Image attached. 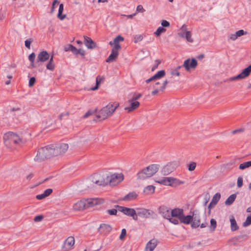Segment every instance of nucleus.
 <instances>
[{
    "mask_svg": "<svg viewBox=\"0 0 251 251\" xmlns=\"http://www.w3.org/2000/svg\"><path fill=\"white\" fill-rule=\"evenodd\" d=\"M243 178L241 176H239L237 178V187L238 188H241L243 186Z\"/></svg>",
    "mask_w": 251,
    "mask_h": 251,
    "instance_id": "603ef678",
    "label": "nucleus"
},
{
    "mask_svg": "<svg viewBox=\"0 0 251 251\" xmlns=\"http://www.w3.org/2000/svg\"><path fill=\"white\" fill-rule=\"evenodd\" d=\"M192 217L193 219L192 221L191 226L193 228H197L200 225L201 221L200 217L196 214H193Z\"/></svg>",
    "mask_w": 251,
    "mask_h": 251,
    "instance_id": "393cba45",
    "label": "nucleus"
},
{
    "mask_svg": "<svg viewBox=\"0 0 251 251\" xmlns=\"http://www.w3.org/2000/svg\"><path fill=\"white\" fill-rule=\"evenodd\" d=\"M36 82V79L34 77H32L30 78L29 80V87H32L35 83Z\"/></svg>",
    "mask_w": 251,
    "mask_h": 251,
    "instance_id": "6e6d98bb",
    "label": "nucleus"
},
{
    "mask_svg": "<svg viewBox=\"0 0 251 251\" xmlns=\"http://www.w3.org/2000/svg\"><path fill=\"white\" fill-rule=\"evenodd\" d=\"M156 246L157 241L154 239H152L147 243L145 251H153Z\"/></svg>",
    "mask_w": 251,
    "mask_h": 251,
    "instance_id": "b1692460",
    "label": "nucleus"
},
{
    "mask_svg": "<svg viewBox=\"0 0 251 251\" xmlns=\"http://www.w3.org/2000/svg\"><path fill=\"white\" fill-rule=\"evenodd\" d=\"M184 214V211L183 209L181 208H175L171 210V216L174 218H177L179 220L181 218L182 216Z\"/></svg>",
    "mask_w": 251,
    "mask_h": 251,
    "instance_id": "6ab92c4d",
    "label": "nucleus"
},
{
    "mask_svg": "<svg viewBox=\"0 0 251 251\" xmlns=\"http://www.w3.org/2000/svg\"><path fill=\"white\" fill-rule=\"evenodd\" d=\"M75 244V239L72 236L68 237L64 241L62 246V250L63 251H68L71 250Z\"/></svg>",
    "mask_w": 251,
    "mask_h": 251,
    "instance_id": "9b49d317",
    "label": "nucleus"
},
{
    "mask_svg": "<svg viewBox=\"0 0 251 251\" xmlns=\"http://www.w3.org/2000/svg\"><path fill=\"white\" fill-rule=\"evenodd\" d=\"M84 43L88 49H93L96 47V43L91 38L84 36Z\"/></svg>",
    "mask_w": 251,
    "mask_h": 251,
    "instance_id": "aec40b11",
    "label": "nucleus"
},
{
    "mask_svg": "<svg viewBox=\"0 0 251 251\" xmlns=\"http://www.w3.org/2000/svg\"><path fill=\"white\" fill-rule=\"evenodd\" d=\"M33 42V39L32 38L27 39L25 41V46L28 48H30V44Z\"/></svg>",
    "mask_w": 251,
    "mask_h": 251,
    "instance_id": "09e8293b",
    "label": "nucleus"
},
{
    "mask_svg": "<svg viewBox=\"0 0 251 251\" xmlns=\"http://www.w3.org/2000/svg\"><path fill=\"white\" fill-rule=\"evenodd\" d=\"M53 156L64 154L68 150L69 146L66 143H60L57 145H50Z\"/></svg>",
    "mask_w": 251,
    "mask_h": 251,
    "instance_id": "423d86ee",
    "label": "nucleus"
},
{
    "mask_svg": "<svg viewBox=\"0 0 251 251\" xmlns=\"http://www.w3.org/2000/svg\"><path fill=\"white\" fill-rule=\"evenodd\" d=\"M3 140L5 145L8 148H13L15 146H21L25 143V141L22 138L12 132L4 134Z\"/></svg>",
    "mask_w": 251,
    "mask_h": 251,
    "instance_id": "f03ea898",
    "label": "nucleus"
},
{
    "mask_svg": "<svg viewBox=\"0 0 251 251\" xmlns=\"http://www.w3.org/2000/svg\"><path fill=\"white\" fill-rule=\"evenodd\" d=\"M130 105L125 108V110H127L128 113L137 109L140 106V102L138 101L132 100L130 99L128 100Z\"/></svg>",
    "mask_w": 251,
    "mask_h": 251,
    "instance_id": "dca6fc26",
    "label": "nucleus"
},
{
    "mask_svg": "<svg viewBox=\"0 0 251 251\" xmlns=\"http://www.w3.org/2000/svg\"><path fill=\"white\" fill-rule=\"evenodd\" d=\"M63 10H64V5L63 3H61L59 4L58 13L57 14V18L61 20H64L66 17V15L65 14H64V15L62 14Z\"/></svg>",
    "mask_w": 251,
    "mask_h": 251,
    "instance_id": "cd10ccee",
    "label": "nucleus"
},
{
    "mask_svg": "<svg viewBox=\"0 0 251 251\" xmlns=\"http://www.w3.org/2000/svg\"><path fill=\"white\" fill-rule=\"evenodd\" d=\"M196 166L197 163L195 162H192L188 165V169L190 171H193L196 169Z\"/></svg>",
    "mask_w": 251,
    "mask_h": 251,
    "instance_id": "a18cd8bd",
    "label": "nucleus"
},
{
    "mask_svg": "<svg viewBox=\"0 0 251 251\" xmlns=\"http://www.w3.org/2000/svg\"><path fill=\"white\" fill-rule=\"evenodd\" d=\"M246 234L240 235L236 237V239L238 240H240L241 239H243L247 237Z\"/></svg>",
    "mask_w": 251,
    "mask_h": 251,
    "instance_id": "338daca9",
    "label": "nucleus"
},
{
    "mask_svg": "<svg viewBox=\"0 0 251 251\" xmlns=\"http://www.w3.org/2000/svg\"><path fill=\"white\" fill-rule=\"evenodd\" d=\"M35 58V54L34 52L31 53L28 56V59L31 63H33V62H34Z\"/></svg>",
    "mask_w": 251,
    "mask_h": 251,
    "instance_id": "bf43d9fd",
    "label": "nucleus"
},
{
    "mask_svg": "<svg viewBox=\"0 0 251 251\" xmlns=\"http://www.w3.org/2000/svg\"><path fill=\"white\" fill-rule=\"evenodd\" d=\"M49 53L46 50L41 51L38 55L37 58V62H44L49 60L50 58Z\"/></svg>",
    "mask_w": 251,
    "mask_h": 251,
    "instance_id": "a211bd4d",
    "label": "nucleus"
},
{
    "mask_svg": "<svg viewBox=\"0 0 251 251\" xmlns=\"http://www.w3.org/2000/svg\"><path fill=\"white\" fill-rule=\"evenodd\" d=\"M141 97L142 94L140 93L137 94H134L131 99H132V100H133L137 101V100L140 99Z\"/></svg>",
    "mask_w": 251,
    "mask_h": 251,
    "instance_id": "052dcab7",
    "label": "nucleus"
},
{
    "mask_svg": "<svg viewBox=\"0 0 251 251\" xmlns=\"http://www.w3.org/2000/svg\"><path fill=\"white\" fill-rule=\"evenodd\" d=\"M221 198V194L220 193H216L212 198L211 202L216 205Z\"/></svg>",
    "mask_w": 251,
    "mask_h": 251,
    "instance_id": "c9c22d12",
    "label": "nucleus"
},
{
    "mask_svg": "<svg viewBox=\"0 0 251 251\" xmlns=\"http://www.w3.org/2000/svg\"><path fill=\"white\" fill-rule=\"evenodd\" d=\"M250 225H251V215L247 217L246 221L243 223V226L246 227Z\"/></svg>",
    "mask_w": 251,
    "mask_h": 251,
    "instance_id": "37998d69",
    "label": "nucleus"
},
{
    "mask_svg": "<svg viewBox=\"0 0 251 251\" xmlns=\"http://www.w3.org/2000/svg\"><path fill=\"white\" fill-rule=\"evenodd\" d=\"M251 73V64L242 70L241 73L236 76H232L228 79V81H232L238 79H243L249 76Z\"/></svg>",
    "mask_w": 251,
    "mask_h": 251,
    "instance_id": "6e6552de",
    "label": "nucleus"
},
{
    "mask_svg": "<svg viewBox=\"0 0 251 251\" xmlns=\"http://www.w3.org/2000/svg\"><path fill=\"white\" fill-rule=\"evenodd\" d=\"M176 180V179L173 177H164L157 181V182L165 185H171V184L174 183Z\"/></svg>",
    "mask_w": 251,
    "mask_h": 251,
    "instance_id": "5701e85b",
    "label": "nucleus"
},
{
    "mask_svg": "<svg viewBox=\"0 0 251 251\" xmlns=\"http://www.w3.org/2000/svg\"><path fill=\"white\" fill-rule=\"evenodd\" d=\"M138 195L135 192H132L126 195L124 198L125 201H131L136 199Z\"/></svg>",
    "mask_w": 251,
    "mask_h": 251,
    "instance_id": "c85d7f7f",
    "label": "nucleus"
},
{
    "mask_svg": "<svg viewBox=\"0 0 251 251\" xmlns=\"http://www.w3.org/2000/svg\"><path fill=\"white\" fill-rule=\"evenodd\" d=\"M136 11L138 12H144L145 11V10L144 9L143 7L141 5H139L137 6L136 8Z\"/></svg>",
    "mask_w": 251,
    "mask_h": 251,
    "instance_id": "e2e57ef3",
    "label": "nucleus"
},
{
    "mask_svg": "<svg viewBox=\"0 0 251 251\" xmlns=\"http://www.w3.org/2000/svg\"><path fill=\"white\" fill-rule=\"evenodd\" d=\"M244 130L243 129H242V128H240V129H235V130H234L232 131V133L233 134H235L237 133H239V132H243Z\"/></svg>",
    "mask_w": 251,
    "mask_h": 251,
    "instance_id": "774afa93",
    "label": "nucleus"
},
{
    "mask_svg": "<svg viewBox=\"0 0 251 251\" xmlns=\"http://www.w3.org/2000/svg\"><path fill=\"white\" fill-rule=\"evenodd\" d=\"M198 65L197 61L193 58L191 60L190 59H187L184 61L183 67H184L186 70L189 71L190 69H195Z\"/></svg>",
    "mask_w": 251,
    "mask_h": 251,
    "instance_id": "ddd939ff",
    "label": "nucleus"
},
{
    "mask_svg": "<svg viewBox=\"0 0 251 251\" xmlns=\"http://www.w3.org/2000/svg\"><path fill=\"white\" fill-rule=\"evenodd\" d=\"M236 198V194H233L231 195L226 201L225 204L226 205H230L234 201Z\"/></svg>",
    "mask_w": 251,
    "mask_h": 251,
    "instance_id": "2f4dec72",
    "label": "nucleus"
},
{
    "mask_svg": "<svg viewBox=\"0 0 251 251\" xmlns=\"http://www.w3.org/2000/svg\"><path fill=\"white\" fill-rule=\"evenodd\" d=\"M166 29L162 26L159 27L156 31L154 32V34L157 36H159L161 33H164L166 31Z\"/></svg>",
    "mask_w": 251,
    "mask_h": 251,
    "instance_id": "ea45409f",
    "label": "nucleus"
},
{
    "mask_svg": "<svg viewBox=\"0 0 251 251\" xmlns=\"http://www.w3.org/2000/svg\"><path fill=\"white\" fill-rule=\"evenodd\" d=\"M136 214L137 217L139 216L143 218L148 219L154 214V212L151 210L143 208H137Z\"/></svg>",
    "mask_w": 251,
    "mask_h": 251,
    "instance_id": "1a4fd4ad",
    "label": "nucleus"
},
{
    "mask_svg": "<svg viewBox=\"0 0 251 251\" xmlns=\"http://www.w3.org/2000/svg\"><path fill=\"white\" fill-rule=\"evenodd\" d=\"M52 192V190L51 189L49 188L46 189L43 193L46 197L50 195Z\"/></svg>",
    "mask_w": 251,
    "mask_h": 251,
    "instance_id": "13d9d810",
    "label": "nucleus"
},
{
    "mask_svg": "<svg viewBox=\"0 0 251 251\" xmlns=\"http://www.w3.org/2000/svg\"><path fill=\"white\" fill-rule=\"evenodd\" d=\"M180 30L181 31L178 33L179 36L182 38H185L188 42L192 43L193 42V40L191 38V32L186 30V27L183 25L181 27Z\"/></svg>",
    "mask_w": 251,
    "mask_h": 251,
    "instance_id": "f8f14e48",
    "label": "nucleus"
},
{
    "mask_svg": "<svg viewBox=\"0 0 251 251\" xmlns=\"http://www.w3.org/2000/svg\"><path fill=\"white\" fill-rule=\"evenodd\" d=\"M216 226H217L216 221L214 219H211L210 220V231L212 232L214 231L215 230Z\"/></svg>",
    "mask_w": 251,
    "mask_h": 251,
    "instance_id": "58836bf2",
    "label": "nucleus"
},
{
    "mask_svg": "<svg viewBox=\"0 0 251 251\" xmlns=\"http://www.w3.org/2000/svg\"><path fill=\"white\" fill-rule=\"evenodd\" d=\"M115 50L114 48H112L111 50V53L110 54L109 57L106 59V62H111L115 60V59L117 58L119 55L118 50Z\"/></svg>",
    "mask_w": 251,
    "mask_h": 251,
    "instance_id": "4be33fe9",
    "label": "nucleus"
},
{
    "mask_svg": "<svg viewBox=\"0 0 251 251\" xmlns=\"http://www.w3.org/2000/svg\"><path fill=\"white\" fill-rule=\"evenodd\" d=\"M161 25L162 27H169L170 25V23L166 20H162L161 22Z\"/></svg>",
    "mask_w": 251,
    "mask_h": 251,
    "instance_id": "680f3d73",
    "label": "nucleus"
},
{
    "mask_svg": "<svg viewBox=\"0 0 251 251\" xmlns=\"http://www.w3.org/2000/svg\"><path fill=\"white\" fill-rule=\"evenodd\" d=\"M107 212L111 215H116L117 213V210L116 209H108Z\"/></svg>",
    "mask_w": 251,
    "mask_h": 251,
    "instance_id": "4d7b16f0",
    "label": "nucleus"
},
{
    "mask_svg": "<svg viewBox=\"0 0 251 251\" xmlns=\"http://www.w3.org/2000/svg\"><path fill=\"white\" fill-rule=\"evenodd\" d=\"M118 103H109L106 106L103 107L96 115V118L94 121L97 122L98 120L100 121L104 120L110 116L119 106Z\"/></svg>",
    "mask_w": 251,
    "mask_h": 251,
    "instance_id": "7ed1b4c3",
    "label": "nucleus"
},
{
    "mask_svg": "<svg viewBox=\"0 0 251 251\" xmlns=\"http://www.w3.org/2000/svg\"><path fill=\"white\" fill-rule=\"evenodd\" d=\"M230 222L231 224V230L232 231H234L238 229L239 226H238L236 221L233 216H232L230 219Z\"/></svg>",
    "mask_w": 251,
    "mask_h": 251,
    "instance_id": "7c9ffc66",
    "label": "nucleus"
},
{
    "mask_svg": "<svg viewBox=\"0 0 251 251\" xmlns=\"http://www.w3.org/2000/svg\"><path fill=\"white\" fill-rule=\"evenodd\" d=\"M193 217L191 215L184 216V214L183 216H182L181 218L179 220L180 222L181 223H183L184 224L188 225L190 223H192V221H193Z\"/></svg>",
    "mask_w": 251,
    "mask_h": 251,
    "instance_id": "a878e982",
    "label": "nucleus"
},
{
    "mask_svg": "<svg viewBox=\"0 0 251 251\" xmlns=\"http://www.w3.org/2000/svg\"><path fill=\"white\" fill-rule=\"evenodd\" d=\"M64 50L65 51H71L73 52V51L75 50V47L71 44H68L64 47Z\"/></svg>",
    "mask_w": 251,
    "mask_h": 251,
    "instance_id": "79ce46f5",
    "label": "nucleus"
},
{
    "mask_svg": "<svg viewBox=\"0 0 251 251\" xmlns=\"http://www.w3.org/2000/svg\"><path fill=\"white\" fill-rule=\"evenodd\" d=\"M143 37L142 35H136L134 38V42L135 43H137L138 42L142 41L143 40Z\"/></svg>",
    "mask_w": 251,
    "mask_h": 251,
    "instance_id": "de8ad7c7",
    "label": "nucleus"
},
{
    "mask_svg": "<svg viewBox=\"0 0 251 251\" xmlns=\"http://www.w3.org/2000/svg\"><path fill=\"white\" fill-rule=\"evenodd\" d=\"M124 40V38L121 35H118L114 38L113 41H110L109 44L113 46V48L115 50H120L121 48V45L119 44L120 42H122Z\"/></svg>",
    "mask_w": 251,
    "mask_h": 251,
    "instance_id": "f3484780",
    "label": "nucleus"
},
{
    "mask_svg": "<svg viewBox=\"0 0 251 251\" xmlns=\"http://www.w3.org/2000/svg\"><path fill=\"white\" fill-rule=\"evenodd\" d=\"M51 157H53V155L50 145L39 149L34 160L35 161H41Z\"/></svg>",
    "mask_w": 251,
    "mask_h": 251,
    "instance_id": "39448f33",
    "label": "nucleus"
},
{
    "mask_svg": "<svg viewBox=\"0 0 251 251\" xmlns=\"http://www.w3.org/2000/svg\"><path fill=\"white\" fill-rule=\"evenodd\" d=\"M124 179V175L122 174L115 173L106 177L97 175L92 178V182L99 186H105L109 184L115 185Z\"/></svg>",
    "mask_w": 251,
    "mask_h": 251,
    "instance_id": "f257e3e1",
    "label": "nucleus"
},
{
    "mask_svg": "<svg viewBox=\"0 0 251 251\" xmlns=\"http://www.w3.org/2000/svg\"><path fill=\"white\" fill-rule=\"evenodd\" d=\"M251 166V161L244 162L239 165V169L240 170H244Z\"/></svg>",
    "mask_w": 251,
    "mask_h": 251,
    "instance_id": "e433bc0d",
    "label": "nucleus"
},
{
    "mask_svg": "<svg viewBox=\"0 0 251 251\" xmlns=\"http://www.w3.org/2000/svg\"><path fill=\"white\" fill-rule=\"evenodd\" d=\"M172 172V170L171 169V165H167L163 169V172L165 175L169 174Z\"/></svg>",
    "mask_w": 251,
    "mask_h": 251,
    "instance_id": "a19ab883",
    "label": "nucleus"
},
{
    "mask_svg": "<svg viewBox=\"0 0 251 251\" xmlns=\"http://www.w3.org/2000/svg\"><path fill=\"white\" fill-rule=\"evenodd\" d=\"M238 37L236 32L234 34H231L228 36V39L232 41H235L237 39Z\"/></svg>",
    "mask_w": 251,
    "mask_h": 251,
    "instance_id": "5fc2aeb1",
    "label": "nucleus"
},
{
    "mask_svg": "<svg viewBox=\"0 0 251 251\" xmlns=\"http://www.w3.org/2000/svg\"><path fill=\"white\" fill-rule=\"evenodd\" d=\"M236 35L238 37H241L242 35H246L247 34V31H245L243 29H240L236 32Z\"/></svg>",
    "mask_w": 251,
    "mask_h": 251,
    "instance_id": "3c124183",
    "label": "nucleus"
},
{
    "mask_svg": "<svg viewBox=\"0 0 251 251\" xmlns=\"http://www.w3.org/2000/svg\"><path fill=\"white\" fill-rule=\"evenodd\" d=\"M94 113V111L90 110L85 113V114L83 116V118H86L90 116V115H92Z\"/></svg>",
    "mask_w": 251,
    "mask_h": 251,
    "instance_id": "0e129e2a",
    "label": "nucleus"
},
{
    "mask_svg": "<svg viewBox=\"0 0 251 251\" xmlns=\"http://www.w3.org/2000/svg\"><path fill=\"white\" fill-rule=\"evenodd\" d=\"M126 235V230L125 228H123L122 230L121 233L120 235L119 238L120 240H123Z\"/></svg>",
    "mask_w": 251,
    "mask_h": 251,
    "instance_id": "8fccbe9b",
    "label": "nucleus"
},
{
    "mask_svg": "<svg viewBox=\"0 0 251 251\" xmlns=\"http://www.w3.org/2000/svg\"><path fill=\"white\" fill-rule=\"evenodd\" d=\"M165 75V71L164 70H161L158 71L156 74L153 75V78L154 80L160 79Z\"/></svg>",
    "mask_w": 251,
    "mask_h": 251,
    "instance_id": "72a5a7b5",
    "label": "nucleus"
},
{
    "mask_svg": "<svg viewBox=\"0 0 251 251\" xmlns=\"http://www.w3.org/2000/svg\"><path fill=\"white\" fill-rule=\"evenodd\" d=\"M155 187L153 185L147 186L144 190V192L147 194H153L154 192Z\"/></svg>",
    "mask_w": 251,
    "mask_h": 251,
    "instance_id": "f704fd0d",
    "label": "nucleus"
},
{
    "mask_svg": "<svg viewBox=\"0 0 251 251\" xmlns=\"http://www.w3.org/2000/svg\"><path fill=\"white\" fill-rule=\"evenodd\" d=\"M116 207L118 208V210L123 212L124 214L132 217L133 219L137 221L138 220V217L136 214V209H135L134 208H130L126 207H124L119 205H116Z\"/></svg>",
    "mask_w": 251,
    "mask_h": 251,
    "instance_id": "0eeeda50",
    "label": "nucleus"
},
{
    "mask_svg": "<svg viewBox=\"0 0 251 251\" xmlns=\"http://www.w3.org/2000/svg\"><path fill=\"white\" fill-rule=\"evenodd\" d=\"M59 4V1L58 0H54L53 1L52 3L51 8L50 12V14H52L54 12V9L55 8V5H58Z\"/></svg>",
    "mask_w": 251,
    "mask_h": 251,
    "instance_id": "49530a36",
    "label": "nucleus"
},
{
    "mask_svg": "<svg viewBox=\"0 0 251 251\" xmlns=\"http://www.w3.org/2000/svg\"><path fill=\"white\" fill-rule=\"evenodd\" d=\"M73 53L75 55L80 54L83 57H84L85 51L83 49H77L75 48V50H74Z\"/></svg>",
    "mask_w": 251,
    "mask_h": 251,
    "instance_id": "4c0bfd02",
    "label": "nucleus"
},
{
    "mask_svg": "<svg viewBox=\"0 0 251 251\" xmlns=\"http://www.w3.org/2000/svg\"><path fill=\"white\" fill-rule=\"evenodd\" d=\"M112 229L111 226L106 224H101L98 229V232L103 235H106L109 233Z\"/></svg>",
    "mask_w": 251,
    "mask_h": 251,
    "instance_id": "2eb2a0df",
    "label": "nucleus"
},
{
    "mask_svg": "<svg viewBox=\"0 0 251 251\" xmlns=\"http://www.w3.org/2000/svg\"><path fill=\"white\" fill-rule=\"evenodd\" d=\"M85 203L83 200L78 201L73 205V209L75 211H81L85 209Z\"/></svg>",
    "mask_w": 251,
    "mask_h": 251,
    "instance_id": "412c9836",
    "label": "nucleus"
},
{
    "mask_svg": "<svg viewBox=\"0 0 251 251\" xmlns=\"http://www.w3.org/2000/svg\"><path fill=\"white\" fill-rule=\"evenodd\" d=\"M47 69L50 71H53L55 68V64L53 62V56L51 55V57L50 58L49 62L47 63L46 65Z\"/></svg>",
    "mask_w": 251,
    "mask_h": 251,
    "instance_id": "c756f323",
    "label": "nucleus"
},
{
    "mask_svg": "<svg viewBox=\"0 0 251 251\" xmlns=\"http://www.w3.org/2000/svg\"><path fill=\"white\" fill-rule=\"evenodd\" d=\"M84 201H85L86 209L96 205L102 204L104 202V200L103 199L99 198L84 199Z\"/></svg>",
    "mask_w": 251,
    "mask_h": 251,
    "instance_id": "9d476101",
    "label": "nucleus"
},
{
    "mask_svg": "<svg viewBox=\"0 0 251 251\" xmlns=\"http://www.w3.org/2000/svg\"><path fill=\"white\" fill-rule=\"evenodd\" d=\"M158 213L164 218L167 219L171 216V209L164 205H161L158 208Z\"/></svg>",
    "mask_w": 251,
    "mask_h": 251,
    "instance_id": "4468645a",
    "label": "nucleus"
},
{
    "mask_svg": "<svg viewBox=\"0 0 251 251\" xmlns=\"http://www.w3.org/2000/svg\"><path fill=\"white\" fill-rule=\"evenodd\" d=\"M159 167V165L155 164L149 165L137 173V179L144 180L151 177L158 171Z\"/></svg>",
    "mask_w": 251,
    "mask_h": 251,
    "instance_id": "20e7f679",
    "label": "nucleus"
},
{
    "mask_svg": "<svg viewBox=\"0 0 251 251\" xmlns=\"http://www.w3.org/2000/svg\"><path fill=\"white\" fill-rule=\"evenodd\" d=\"M160 63H161V61L160 60H156L155 61V62H154V64L153 66H152V67L151 68V71H153L156 69H157L158 66V65L160 64Z\"/></svg>",
    "mask_w": 251,
    "mask_h": 251,
    "instance_id": "864d4df0",
    "label": "nucleus"
},
{
    "mask_svg": "<svg viewBox=\"0 0 251 251\" xmlns=\"http://www.w3.org/2000/svg\"><path fill=\"white\" fill-rule=\"evenodd\" d=\"M168 83V81L167 80H165V81H164L161 87H160L159 88H156L155 89L152 91V95H156L159 92V91H163L166 88V87Z\"/></svg>",
    "mask_w": 251,
    "mask_h": 251,
    "instance_id": "bb28decb",
    "label": "nucleus"
},
{
    "mask_svg": "<svg viewBox=\"0 0 251 251\" xmlns=\"http://www.w3.org/2000/svg\"><path fill=\"white\" fill-rule=\"evenodd\" d=\"M43 219V216L42 215H38L35 217L34 220L35 222H40Z\"/></svg>",
    "mask_w": 251,
    "mask_h": 251,
    "instance_id": "69168bd1",
    "label": "nucleus"
},
{
    "mask_svg": "<svg viewBox=\"0 0 251 251\" xmlns=\"http://www.w3.org/2000/svg\"><path fill=\"white\" fill-rule=\"evenodd\" d=\"M104 79V77L100 76V75H98L96 78V86L91 88V90L93 91L96 90L98 89L99 86L101 83V81Z\"/></svg>",
    "mask_w": 251,
    "mask_h": 251,
    "instance_id": "473e14b6",
    "label": "nucleus"
},
{
    "mask_svg": "<svg viewBox=\"0 0 251 251\" xmlns=\"http://www.w3.org/2000/svg\"><path fill=\"white\" fill-rule=\"evenodd\" d=\"M170 222L174 224V225H178L179 224L178 218H174L172 216H170L169 218L167 219Z\"/></svg>",
    "mask_w": 251,
    "mask_h": 251,
    "instance_id": "c03bdc74",
    "label": "nucleus"
}]
</instances>
